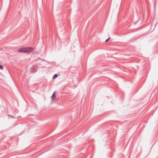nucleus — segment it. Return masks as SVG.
<instances>
[{
	"instance_id": "nucleus-1",
	"label": "nucleus",
	"mask_w": 158,
	"mask_h": 158,
	"mask_svg": "<svg viewBox=\"0 0 158 158\" xmlns=\"http://www.w3.org/2000/svg\"><path fill=\"white\" fill-rule=\"evenodd\" d=\"M33 50V48L31 47H26L22 48L18 50L19 52H32Z\"/></svg>"
},
{
	"instance_id": "nucleus-2",
	"label": "nucleus",
	"mask_w": 158,
	"mask_h": 158,
	"mask_svg": "<svg viewBox=\"0 0 158 158\" xmlns=\"http://www.w3.org/2000/svg\"><path fill=\"white\" fill-rule=\"evenodd\" d=\"M38 67L36 66L33 65L30 71L32 73H34L37 71Z\"/></svg>"
},
{
	"instance_id": "nucleus-3",
	"label": "nucleus",
	"mask_w": 158,
	"mask_h": 158,
	"mask_svg": "<svg viewBox=\"0 0 158 158\" xmlns=\"http://www.w3.org/2000/svg\"><path fill=\"white\" fill-rule=\"evenodd\" d=\"M55 97H56V95L55 94V92H54L52 96L51 97V99H52V101H53L55 99Z\"/></svg>"
},
{
	"instance_id": "nucleus-4",
	"label": "nucleus",
	"mask_w": 158,
	"mask_h": 158,
	"mask_svg": "<svg viewBox=\"0 0 158 158\" xmlns=\"http://www.w3.org/2000/svg\"><path fill=\"white\" fill-rule=\"evenodd\" d=\"M57 77V75L56 74H55L53 77V78H56V77Z\"/></svg>"
},
{
	"instance_id": "nucleus-5",
	"label": "nucleus",
	"mask_w": 158,
	"mask_h": 158,
	"mask_svg": "<svg viewBox=\"0 0 158 158\" xmlns=\"http://www.w3.org/2000/svg\"><path fill=\"white\" fill-rule=\"evenodd\" d=\"M3 66L2 65H0V69H3Z\"/></svg>"
},
{
	"instance_id": "nucleus-6",
	"label": "nucleus",
	"mask_w": 158,
	"mask_h": 158,
	"mask_svg": "<svg viewBox=\"0 0 158 158\" xmlns=\"http://www.w3.org/2000/svg\"><path fill=\"white\" fill-rule=\"evenodd\" d=\"M110 38H109H109H108V39H107V40H106L105 42H107V41H108V40H110Z\"/></svg>"
},
{
	"instance_id": "nucleus-7",
	"label": "nucleus",
	"mask_w": 158,
	"mask_h": 158,
	"mask_svg": "<svg viewBox=\"0 0 158 158\" xmlns=\"http://www.w3.org/2000/svg\"><path fill=\"white\" fill-rule=\"evenodd\" d=\"M8 116H10V117H11L12 118H13V116L12 115H8Z\"/></svg>"
}]
</instances>
